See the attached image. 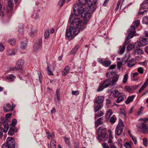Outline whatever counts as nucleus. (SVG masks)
I'll return each mask as SVG.
<instances>
[{"instance_id": "1", "label": "nucleus", "mask_w": 148, "mask_h": 148, "mask_svg": "<svg viewBox=\"0 0 148 148\" xmlns=\"http://www.w3.org/2000/svg\"><path fill=\"white\" fill-rule=\"evenodd\" d=\"M73 9L75 15L81 16L85 21H87L90 19V14L88 12L87 8H84L78 4L75 3L73 6Z\"/></svg>"}, {"instance_id": "2", "label": "nucleus", "mask_w": 148, "mask_h": 148, "mask_svg": "<svg viewBox=\"0 0 148 148\" xmlns=\"http://www.w3.org/2000/svg\"><path fill=\"white\" fill-rule=\"evenodd\" d=\"M74 14H71L69 20L71 25H73L72 27L73 28L78 29L79 32L80 30H82L86 27V24L84 23Z\"/></svg>"}, {"instance_id": "3", "label": "nucleus", "mask_w": 148, "mask_h": 148, "mask_svg": "<svg viewBox=\"0 0 148 148\" xmlns=\"http://www.w3.org/2000/svg\"><path fill=\"white\" fill-rule=\"evenodd\" d=\"M79 32L78 29H75V28H73L72 26L70 27L69 28L67 29L66 33V37L69 40H71L74 38L75 36L77 35Z\"/></svg>"}, {"instance_id": "4", "label": "nucleus", "mask_w": 148, "mask_h": 148, "mask_svg": "<svg viewBox=\"0 0 148 148\" xmlns=\"http://www.w3.org/2000/svg\"><path fill=\"white\" fill-rule=\"evenodd\" d=\"M97 136L99 140H102V138H106V130L103 127H100L97 129Z\"/></svg>"}, {"instance_id": "5", "label": "nucleus", "mask_w": 148, "mask_h": 148, "mask_svg": "<svg viewBox=\"0 0 148 148\" xmlns=\"http://www.w3.org/2000/svg\"><path fill=\"white\" fill-rule=\"evenodd\" d=\"M124 125L121 119L119 120V122L117 125L115 130V133L118 136L121 135L122 133Z\"/></svg>"}, {"instance_id": "6", "label": "nucleus", "mask_w": 148, "mask_h": 148, "mask_svg": "<svg viewBox=\"0 0 148 148\" xmlns=\"http://www.w3.org/2000/svg\"><path fill=\"white\" fill-rule=\"evenodd\" d=\"M137 127L143 129V132L145 134L148 132V125L144 123H140L136 125Z\"/></svg>"}, {"instance_id": "7", "label": "nucleus", "mask_w": 148, "mask_h": 148, "mask_svg": "<svg viewBox=\"0 0 148 148\" xmlns=\"http://www.w3.org/2000/svg\"><path fill=\"white\" fill-rule=\"evenodd\" d=\"M6 143L10 147V148H14L15 147V140L12 137H8L7 139Z\"/></svg>"}, {"instance_id": "8", "label": "nucleus", "mask_w": 148, "mask_h": 148, "mask_svg": "<svg viewBox=\"0 0 148 148\" xmlns=\"http://www.w3.org/2000/svg\"><path fill=\"white\" fill-rule=\"evenodd\" d=\"M97 61L106 67H108L111 64V61L108 60H103V59L101 58L99 59Z\"/></svg>"}, {"instance_id": "9", "label": "nucleus", "mask_w": 148, "mask_h": 148, "mask_svg": "<svg viewBox=\"0 0 148 148\" xmlns=\"http://www.w3.org/2000/svg\"><path fill=\"white\" fill-rule=\"evenodd\" d=\"M42 44V40H39L38 41L35 43L33 46L34 50L35 51H37L40 48Z\"/></svg>"}, {"instance_id": "10", "label": "nucleus", "mask_w": 148, "mask_h": 148, "mask_svg": "<svg viewBox=\"0 0 148 148\" xmlns=\"http://www.w3.org/2000/svg\"><path fill=\"white\" fill-rule=\"evenodd\" d=\"M24 63V61L22 59H19L18 61L16 64V68L17 69H21L23 67Z\"/></svg>"}, {"instance_id": "11", "label": "nucleus", "mask_w": 148, "mask_h": 148, "mask_svg": "<svg viewBox=\"0 0 148 148\" xmlns=\"http://www.w3.org/2000/svg\"><path fill=\"white\" fill-rule=\"evenodd\" d=\"M104 99V97L103 96H99L96 98L94 102L95 103L101 104L103 102Z\"/></svg>"}, {"instance_id": "12", "label": "nucleus", "mask_w": 148, "mask_h": 148, "mask_svg": "<svg viewBox=\"0 0 148 148\" xmlns=\"http://www.w3.org/2000/svg\"><path fill=\"white\" fill-rule=\"evenodd\" d=\"M143 51L142 49L138 48L133 51V54L134 56L136 55H141L143 54Z\"/></svg>"}, {"instance_id": "13", "label": "nucleus", "mask_w": 148, "mask_h": 148, "mask_svg": "<svg viewBox=\"0 0 148 148\" xmlns=\"http://www.w3.org/2000/svg\"><path fill=\"white\" fill-rule=\"evenodd\" d=\"M60 95L59 90L57 89L56 91V94L55 95L54 99L56 102L58 103L60 100Z\"/></svg>"}, {"instance_id": "14", "label": "nucleus", "mask_w": 148, "mask_h": 148, "mask_svg": "<svg viewBox=\"0 0 148 148\" xmlns=\"http://www.w3.org/2000/svg\"><path fill=\"white\" fill-rule=\"evenodd\" d=\"M139 40L143 46H145L148 44L147 39L146 38L140 37Z\"/></svg>"}, {"instance_id": "15", "label": "nucleus", "mask_w": 148, "mask_h": 148, "mask_svg": "<svg viewBox=\"0 0 148 148\" xmlns=\"http://www.w3.org/2000/svg\"><path fill=\"white\" fill-rule=\"evenodd\" d=\"M97 3V0H88L87 3L89 7H91L96 4Z\"/></svg>"}, {"instance_id": "16", "label": "nucleus", "mask_w": 148, "mask_h": 148, "mask_svg": "<svg viewBox=\"0 0 148 148\" xmlns=\"http://www.w3.org/2000/svg\"><path fill=\"white\" fill-rule=\"evenodd\" d=\"M15 50L14 49H8L6 51V54L9 56L14 55L15 54Z\"/></svg>"}, {"instance_id": "17", "label": "nucleus", "mask_w": 148, "mask_h": 148, "mask_svg": "<svg viewBox=\"0 0 148 148\" xmlns=\"http://www.w3.org/2000/svg\"><path fill=\"white\" fill-rule=\"evenodd\" d=\"M135 59H134L129 60L127 62L128 67H132L134 66L135 65Z\"/></svg>"}, {"instance_id": "18", "label": "nucleus", "mask_w": 148, "mask_h": 148, "mask_svg": "<svg viewBox=\"0 0 148 148\" xmlns=\"http://www.w3.org/2000/svg\"><path fill=\"white\" fill-rule=\"evenodd\" d=\"M37 30L34 28H33L31 29V31L29 33V35L32 37H33L36 36L37 34Z\"/></svg>"}, {"instance_id": "19", "label": "nucleus", "mask_w": 148, "mask_h": 148, "mask_svg": "<svg viewBox=\"0 0 148 148\" xmlns=\"http://www.w3.org/2000/svg\"><path fill=\"white\" fill-rule=\"evenodd\" d=\"M11 106L9 103H7L3 107V110L5 112H8L10 110L11 111Z\"/></svg>"}, {"instance_id": "20", "label": "nucleus", "mask_w": 148, "mask_h": 148, "mask_svg": "<svg viewBox=\"0 0 148 148\" xmlns=\"http://www.w3.org/2000/svg\"><path fill=\"white\" fill-rule=\"evenodd\" d=\"M111 81L109 79L105 80L102 84L103 87L106 88L108 87L111 84Z\"/></svg>"}, {"instance_id": "21", "label": "nucleus", "mask_w": 148, "mask_h": 148, "mask_svg": "<svg viewBox=\"0 0 148 148\" xmlns=\"http://www.w3.org/2000/svg\"><path fill=\"white\" fill-rule=\"evenodd\" d=\"M69 67L68 66H65L64 69L62 71V74L63 75L66 76L69 72Z\"/></svg>"}, {"instance_id": "22", "label": "nucleus", "mask_w": 148, "mask_h": 148, "mask_svg": "<svg viewBox=\"0 0 148 148\" xmlns=\"http://www.w3.org/2000/svg\"><path fill=\"white\" fill-rule=\"evenodd\" d=\"M8 122L5 121L3 123L4 126L3 130L5 132H7L9 128L8 124Z\"/></svg>"}, {"instance_id": "23", "label": "nucleus", "mask_w": 148, "mask_h": 148, "mask_svg": "<svg viewBox=\"0 0 148 148\" xmlns=\"http://www.w3.org/2000/svg\"><path fill=\"white\" fill-rule=\"evenodd\" d=\"M88 0H78L79 3V5H81V6L84 7V8H86L85 7V5L87 3V1Z\"/></svg>"}, {"instance_id": "24", "label": "nucleus", "mask_w": 148, "mask_h": 148, "mask_svg": "<svg viewBox=\"0 0 148 148\" xmlns=\"http://www.w3.org/2000/svg\"><path fill=\"white\" fill-rule=\"evenodd\" d=\"M80 45H77L73 49L71 52V54L74 55L78 50L79 47Z\"/></svg>"}, {"instance_id": "25", "label": "nucleus", "mask_w": 148, "mask_h": 148, "mask_svg": "<svg viewBox=\"0 0 148 148\" xmlns=\"http://www.w3.org/2000/svg\"><path fill=\"white\" fill-rule=\"evenodd\" d=\"M103 119L102 117H100L98 119L95 123V126L97 127L98 126L102 123V121Z\"/></svg>"}, {"instance_id": "26", "label": "nucleus", "mask_w": 148, "mask_h": 148, "mask_svg": "<svg viewBox=\"0 0 148 148\" xmlns=\"http://www.w3.org/2000/svg\"><path fill=\"white\" fill-rule=\"evenodd\" d=\"M134 98V96L132 95L130 96H129L127 100L125 101V103L127 104H129L132 101Z\"/></svg>"}, {"instance_id": "27", "label": "nucleus", "mask_w": 148, "mask_h": 148, "mask_svg": "<svg viewBox=\"0 0 148 148\" xmlns=\"http://www.w3.org/2000/svg\"><path fill=\"white\" fill-rule=\"evenodd\" d=\"M112 112L111 109L108 110L106 112L105 116L106 119H109L110 116L112 114Z\"/></svg>"}, {"instance_id": "28", "label": "nucleus", "mask_w": 148, "mask_h": 148, "mask_svg": "<svg viewBox=\"0 0 148 148\" xmlns=\"http://www.w3.org/2000/svg\"><path fill=\"white\" fill-rule=\"evenodd\" d=\"M27 45V42L26 40L24 41L21 42L20 46L21 48L23 49H24L26 47Z\"/></svg>"}, {"instance_id": "29", "label": "nucleus", "mask_w": 148, "mask_h": 148, "mask_svg": "<svg viewBox=\"0 0 148 148\" xmlns=\"http://www.w3.org/2000/svg\"><path fill=\"white\" fill-rule=\"evenodd\" d=\"M8 42L12 45H14L16 44V40L14 38H11L9 39Z\"/></svg>"}, {"instance_id": "30", "label": "nucleus", "mask_w": 148, "mask_h": 148, "mask_svg": "<svg viewBox=\"0 0 148 148\" xmlns=\"http://www.w3.org/2000/svg\"><path fill=\"white\" fill-rule=\"evenodd\" d=\"M56 141L54 140H52L50 142V147L51 148H56Z\"/></svg>"}, {"instance_id": "31", "label": "nucleus", "mask_w": 148, "mask_h": 148, "mask_svg": "<svg viewBox=\"0 0 148 148\" xmlns=\"http://www.w3.org/2000/svg\"><path fill=\"white\" fill-rule=\"evenodd\" d=\"M119 78V76L117 75H115L113 77L112 81V84L114 85L118 80Z\"/></svg>"}, {"instance_id": "32", "label": "nucleus", "mask_w": 148, "mask_h": 148, "mask_svg": "<svg viewBox=\"0 0 148 148\" xmlns=\"http://www.w3.org/2000/svg\"><path fill=\"white\" fill-rule=\"evenodd\" d=\"M116 120V118L115 116L114 115H113L110 118V121L112 123H114L115 122Z\"/></svg>"}, {"instance_id": "33", "label": "nucleus", "mask_w": 148, "mask_h": 148, "mask_svg": "<svg viewBox=\"0 0 148 148\" xmlns=\"http://www.w3.org/2000/svg\"><path fill=\"white\" fill-rule=\"evenodd\" d=\"M133 144L132 142L130 141L129 142H126L123 145L125 147L127 148H132L131 145Z\"/></svg>"}, {"instance_id": "34", "label": "nucleus", "mask_w": 148, "mask_h": 148, "mask_svg": "<svg viewBox=\"0 0 148 148\" xmlns=\"http://www.w3.org/2000/svg\"><path fill=\"white\" fill-rule=\"evenodd\" d=\"M125 45H123L122 47H120L119 48V51L118 52L121 55L123 54L125 51Z\"/></svg>"}, {"instance_id": "35", "label": "nucleus", "mask_w": 148, "mask_h": 148, "mask_svg": "<svg viewBox=\"0 0 148 148\" xmlns=\"http://www.w3.org/2000/svg\"><path fill=\"white\" fill-rule=\"evenodd\" d=\"M142 22L144 24H148V16H145L143 18Z\"/></svg>"}, {"instance_id": "36", "label": "nucleus", "mask_w": 148, "mask_h": 148, "mask_svg": "<svg viewBox=\"0 0 148 148\" xmlns=\"http://www.w3.org/2000/svg\"><path fill=\"white\" fill-rule=\"evenodd\" d=\"M136 33H135V32H129V34L127 38H129V39H130V38H132L134 36H136V35H135Z\"/></svg>"}, {"instance_id": "37", "label": "nucleus", "mask_w": 148, "mask_h": 148, "mask_svg": "<svg viewBox=\"0 0 148 148\" xmlns=\"http://www.w3.org/2000/svg\"><path fill=\"white\" fill-rule=\"evenodd\" d=\"M14 134V130L13 128H10L9 131L8 132V134L10 136L13 135Z\"/></svg>"}, {"instance_id": "38", "label": "nucleus", "mask_w": 148, "mask_h": 148, "mask_svg": "<svg viewBox=\"0 0 148 148\" xmlns=\"http://www.w3.org/2000/svg\"><path fill=\"white\" fill-rule=\"evenodd\" d=\"M102 107V106L101 105H95L94 106L95 112H97L100 110Z\"/></svg>"}, {"instance_id": "39", "label": "nucleus", "mask_w": 148, "mask_h": 148, "mask_svg": "<svg viewBox=\"0 0 148 148\" xmlns=\"http://www.w3.org/2000/svg\"><path fill=\"white\" fill-rule=\"evenodd\" d=\"M6 78L11 81H13L15 78V76L13 75H10L9 76H6Z\"/></svg>"}, {"instance_id": "40", "label": "nucleus", "mask_w": 148, "mask_h": 148, "mask_svg": "<svg viewBox=\"0 0 148 148\" xmlns=\"http://www.w3.org/2000/svg\"><path fill=\"white\" fill-rule=\"evenodd\" d=\"M124 98V95H121L119 96L117 99L116 101V102L118 103H120L123 100Z\"/></svg>"}, {"instance_id": "41", "label": "nucleus", "mask_w": 148, "mask_h": 148, "mask_svg": "<svg viewBox=\"0 0 148 148\" xmlns=\"http://www.w3.org/2000/svg\"><path fill=\"white\" fill-rule=\"evenodd\" d=\"M4 8H2V5L0 3V16L2 15L3 16H4Z\"/></svg>"}, {"instance_id": "42", "label": "nucleus", "mask_w": 148, "mask_h": 148, "mask_svg": "<svg viewBox=\"0 0 148 148\" xmlns=\"http://www.w3.org/2000/svg\"><path fill=\"white\" fill-rule=\"evenodd\" d=\"M65 0H60L59 1L58 4V5L59 7L60 8H61L65 2Z\"/></svg>"}, {"instance_id": "43", "label": "nucleus", "mask_w": 148, "mask_h": 148, "mask_svg": "<svg viewBox=\"0 0 148 148\" xmlns=\"http://www.w3.org/2000/svg\"><path fill=\"white\" fill-rule=\"evenodd\" d=\"M103 114H104L102 111H99L98 112L97 114L95 115V118H98L100 116H102Z\"/></svg>"}, {"instance_id": "44", "label": "nucleus", "mask_w": 148, "mask_h": 148, "mask_svg": "<svg viewBox=\"0 0 148 148\" xmlns=\"http://www.w3.org/2000/svg\"><path fill=\"white\" fill-rule=\"evenodd\" d=\"M135 47L136 48H138V47H140L142 46V45L141 43L140 42L139 40V41H137L136 42L134 45Z\"/></svg>"}, {"instance_id": "45", "label": "nucleus", "mask_w": 148, "mask_h": 148, "mask_svg": "<svg viewBox=\"0 0 148 148\" xmlns=\"http://www.w3.org/2000/svg\"><path fill=\"white\" fill-rule=\"evenodd\" d=\"M134 45H133L132 44H129L127 47V50L128 51H130L134 48Z\"/></svg>"}, {"instance_id": "46", "label": "nucleus", "mask_w": 148, "mask_h": 148, "mask_svg": "<svg viewBox=\"0 0 148 148\" xmlns=\"http://www.w3.org/2000/svg\"><path fill=\"white\" fill-rule=\"evenodd\" d=\"M148 5V3L146 2L142 3L140 5V8L144 9L147 7Z\"/></svg>"}, {"instance_id": "47", "label": "nucleus", "mask_w": 148, "mask_h": 148, "mask_svg": "<svg viewBox=\"0 0 148 148\" xmlns=\"http://www.w3.org/2000/svg\"><path fill=\"white\" fill-rule=\"evenodd\" d=\"M125 89L126 91L130 92H132L133 91V87H132V86H126L125 87Z\"/></svg>"}, {"instance_id": "48", "label": "nucleus", "mask_w": 148, "mask_h": 148, "mask_svg": "<svg viewBox=\"0 0 148 148\" xmlns=\"http://www.w3.org/2000/svg\"><path fill=\"white\" fill-rule=\"evenodd\" d=\"M63 138L65 140V142L66 144L68 145H70V139L68 138H67L66 137H64Z\"/></svg>"}, {"instance_id": "49", "label": "nucleus", "mask_w": 148, "mask_h": 148, "mask_svg": "<svg viewBox=\"0 0 148 148\" xmlns=\"http://www.w3.org/2000/svg\"><path fill=\"white\" fill-rule=\"evenodd\" d=\"M49 29H47L45 32L44 36L45 39L47 38L49 36Z\"/></svg>"}, {"instance_id": "50", "label": "nucleus", "mask_w": 148, "mask_h": 148, "mask_svg": "<svg viewBox=\"0 0 148 148\" xmlns=\"http://www.w3.org/2000/svg\"><path fill=\"white\" fill-rule=\"evenodd\" d=\"M46 70L47 72V73L49 75H53V73L51 69L49 68V67L48 66L46 68Z\"/></svg>"}, {"instance_id": "51", "label": "nucleus", "mask_w": 148, "mask_h": 148, "mask_svg": "<svg viewBox=\"0 0 148 148\" xmlns=\"http://www.w3.org/2000/svg\"><path fill=\"white\" fill-rule=\"evenodd\" d=\"M8 7L10 8V9H12L13 8V3L12 2L11 0H8Z\"/></svg>"}, {"instance_id": "52", "label": "nucleus", "mask_w": 148, "mask_h": 148, "mask_svg": "<svg viewBox=\"0 0 148 148\" xmlns=\"http://www.w3.org/2000/svg\"><path fill=\"white\" fill-rule=\"evenodd\" d=\"M138 121H142V122L141 123H146L147 122H148V118H140L139 119Z\"/></svg>"}, {"instance_id": "53", "label": "nucleus", "mask_w": 148, "mask_h": 148, "mask_svg": "<svg viewBox=\"0 0 148 148\" xmlns=\"http://www.w3.org/2000/svg\"><path fill=\"white\" fill-rule=\"evenodd\" d=\"M128 78V75L127 74H125L124 75V78L123 81V82L124 83H125L127 82Z\"/></svg>"}, {"instance_id": "54", "label": "nucleus", "mask_w": 148, "mask_h": 148, "mask_svg": "<svg viewBox=\"0 0 148 148\" xmlns=\"http://www.w3.org/2000/svg\"><path fill=\"white\" fill-rule=\"evenodd\" d=\"M103 87H104L103 86L102 84H100L99 86V87L97 89V92H100L103 89Z\"/></svg>"}, {"instance_id": "55", "label": "nucleus", "mask_w": 148, "mask_h": 148, "mask_svg": "<svg viewBox=\"0 0 148 148\" xmlns=\"http://www.w3.org/2000/svg\"><path fill=\"white\" fill-rule=\"evenodd\" d=\"M133 23L135 26L138 27L140 24V21L138 20H135L134 21Z\"/></svg>"}, {"instance_id": "56", "label": "nucleus", "mask_w": 148, "mask_h": 148, "mask_svg": "<svg viewBox=\"0 0 148 148\" xmlns=\"http://www.w3.org/2000/svg\"><path fill=\"white\" fill-rule=\"evenodd\" d=\"M12 114V113H9L5 115V121H6L7 122H8L9 121L8 119L10 117V116H11Z\"/></svg>"}, {"instance_id": "57", "label": "nucleus", "mask_w": 148, "mask_h": 148, "mask_svg": "<svg viewBox=\"0 0 148 148\" xmlns=\"http://www.w3.org/2000/svg\"><path fill=\"white\" fill-rule=\"evenodd\" d=\"M114 96L116 97L121 94L117 90H116L114 91Z\"/></svg>"}, {"instance_id": "58", "label": "nucleus", "mask_w": 148, "mask_h": 148, "mask_svg": "<svg viewBox=\"0 0 148 148\" xmlns=\"http://www.w3.org/2000/svg\"><path fill=\"white\" fill-rule=\"evenodd\" d=\"M147 85L144 83L143 84L142 86L141 87L139 90V92L140 93L145 88Z\"/></svg>"}, {"instance_id": "59", "label": "nucleus", "mask_w": 148, "mask_h": 148, "mask_svg": "<svg viewBox=\"0 0 148 148\" xmlns=\"http://www.w3.org/2000/svg\"><path fill=\"white\" fill-rule=\"evenodd\" d=\"M130 39L129 38H127L126 39L123 45H125V47L126 45L128 44V43L130 42Z\"/></svg>"}, {"instance_id": "60", "label": "nucleus", "mask_w": 148, "mask_h": 148, "mask_svg": "<svg viewBox=\"0 0 148 148\" xmlns=\"http://www.w3.org/2000/svg\"><path fill=\"white\" fill-rule=\"evenodd\" d=\"M121 0H119L117 2V6L115 9L116 11H117L119 8V6H120L121 3Z\"/></svg>"}, {"instance_id": "61", "label": "nucleus", "mask_w": 148, "mask_h": 148, "mask_svg": "<svg viewBox=\"0 0 148 148\" xmlns=\"http://www.w3.org/2000/svg\"><path fill=\"white\" fill-rule=\"evenodd\" d=\"M135 29L136 28L134 26H131L129 30V32H135V33H136V31H135Z\"/></svg>"}, {"instance_id": "62", "label": "nucleus", "mask_w": 148, "mask_h": 148, "mask_svg": "<svg viewBox=\"0 0 148 148\" xmlns=\"http://www.w3.org/2000/svg\"><path fill=\"white\" fill-rule=\"evenodd\" d=\"M138 71L140 74H142L143 73V69L142 67H139L138 69Z\"/></svg>"}, {"instance_id": "63", "label": "nucleus", "mask_w": 148, "mask_h": 148, "mask_svg": "<svg viewBox=\"0 0 148 148\" xmlns=\"http://www.w3.org/2000/svg\"><path fill=\"white\" fill-rule=\"evenodd\" d=\"M16 124V119H13L12 121V125L14 126Z\"/></svg>"}, {"instance_id": "64", "label": "nucleus", "mask_w": 148, "mask_h": 148, "mask_svg": "<svg viewBox=\"0 0 148 148\" xmlns=\"http://www.w3.org/2000/svg\"><path fill=\"white\" fill-rule=\"evenodd\" d=\"M2 148H10V147L7 144L5 143L2 145Z\"/></svg>"}]
</instances>
